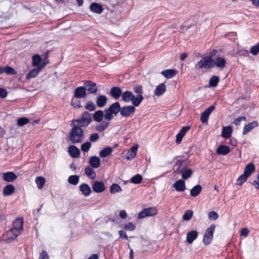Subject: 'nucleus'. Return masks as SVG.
I'll return each mask as SVG.
<instances>
[{
  "mask_svg": "<svg viewBox=\"0 0 259 259\" xmlns=\"http://www.w3.org/2000/svg\"><path fill=\"white\" fill-rule=\"evenodd\" d=\"M39 259H49V255L46 251L44 250L42 251L39 255Z\"/></svg>",
  "mask_w": 259,
  "mask_h": 259,
  "instance_id": "nucleus-64",
  "label": "nucleus"
},
{
  "mask_svg": "<svg viewBox=\"0 0 259 259\" xmlns=\"http://www.w3.org/2000/svg\"><path fill=\"white\" fill-rule=\"evenodd\" d=\"M89 163L92 168H98L100 166L101 160L98 157L92 156L90 158Z\"/></svg>",
  "mask_w": 259,
  "mask_h": 259,
  "instance_id": "nucleus-17",
  "label": "nucleus"
},
{
  "mask_svg": "<svg viewBox=\"0 0 259 259\" xmlns=\"http://www.w3.org/2000/svg\"><path fill=\"white\" fill-rule=\"evenodd\" d=\"M135 107L136 106L133 105L124 106L121 107V110L120 112L121 116L124 117H127L130 116L135 112Z\"/></svg>",
  "mask_w": 259,
  "mask_h": 259,
  "instance_id": "nucleus-7",
  "label": "nucleus"
},
{
  "mask_svg": "<svg viewBox=\"0 0 259 259\" xmlns=\"http://www.w3.org/2000/svg\"><path fill=\"white\" fill-rule=\"evenodd\" d=\"M87 95L86 88L83 87H77L74 91V97L77 99L85 98Z\"/></svg>",
  "mask_w": 259,
  "mask_h": 259,
  "instance_id": "nucleus-10",
  "label": "nucleus"
},
{
  "mask_svg": "<svg viewBox=\"0 0 259 259\" xmlns=\"http://www.w3.org/2000/svg\"><path fill=\"white\" fill-rule=\"evenodd\" d=\"M166 91V86L164 83H161L158 84L154 91L155 95L156 96H160L162 95Z\"/></svg>",
  "mask_w": 259,
  "mask_h": 259,
  "instance_id": "nucleus-29",
  "label": "nucleus"
},
{
  "mask_svg": "<svg viewBox=\"0 0 259 259\" xmlns=\"http://www.w3.org/2000/svg\"><path fill=\"white\" fill-rule=\"evenodd\" d=\"M142 176L140 174H137L131 179L130 182L135 184H139L142 182Z\"/></svg>",
  "mask_w": 259,
  "mask_h": 259,
  "instance_id": "nucleus-45",
  "label": "nucleus"
},
{
  "mask_svg": "<svg viewBox=\"0 0 259 259\" xmlns=\"http://www.w3.org/2000/svg\"><path fill=\"white\" fill-rule=\"evenodd\" d=\"M136 229V226L133 223H128L125 225L124 226V229L125 231H134Z\"/></svg>",
  "mask_w": 259,
  "mask_h": 259,
  "instance_id": "nucleus-55",
  "label": "nucleus"
},
{
  "mask_svg": "<svg viewBox=\"0 0 259 259\" xmlns=\"http://www.w3.org/2000/svg\"><path fill=\"white\" fill-rule=\"evenodd\" d=\"M71 105L75 108H80L81 107L80 101H74L73 98L72 99L71 101Z\"/></svg>",
  "mask_w": 259,
  "mask_h": 259,
  "instance_id": "nucleus-59",
  "label": "nucleus"
},
{
  "mask_svg": "<svg viewBox=\"0 0 259 259\" xmlns=\"http://www.w3.org/2000/svg\"><path fill=\"white\" fill-rule=\"evenodd\" d=\"M92 122V117L88 111H84L79 119H75L72 120V124L77 123L81 128L88 126Z\"/></svg>",
  "mask_w": 259,
  "mask_h": 259,
  "instance_id": "nucleus-2",
  "label": "nucleus"
},
{
  "mask_svg": "<svg viewBox=\"0 0 259 259\" xmlns=\"http://www.w3.org/2000/svg\"><path fill=\"white\" fill-rule=\"evenodd\" d=\"M8 95L7 91L4 88H0V97L2 98H5Z\"/></svg>",
  "mask_w": 259,
  "mask_h": 259,
  "instance_id": "nucleus-62",
  "label": "nucleus"
},
{
  "mask_svg": "<svg viewBox=\"0 0 259 259\" xmlns=\"http://www.w3.org/2000/svg\"><path fill=\"white\" fill-rule=\"evenodd\" d=\"M190 129V126H185L182 127L178 134L176 136V142L177 144H180L183 137L186 134V132Z\"/></svg>",
  "mask_w": 259,
  "mask_h": 259,
  "instance_id": "nucleus-15",
  "label": "nucleus"
},
{
  "mask_svg": "<svg viewBox=\"0 0 259 259\" xmlns=\"http://www.w3.org/2000/svg\"><path fill=\"white\" fill-rule=\"evenodd\" d=\"M118 234L120 238L124 239L126 240H128V236H127L126 233L123 230H119L118 231Z\"/></svg>",
  "mask_w": 259,
  "mask_h": 259,
  "instance_id": "nucleus-63",
  "label": "nucleus"
},
{
  "mask_svg": "<svg viewBox=\"0 0 259 259\" xmlns=\"http://www.w3.org/2000/svg\"><path fill=\"white\" fill-rule=\"evenodd\" d=\"M246 119L245 117L242 116L235 119L234 121V123L236 125H239L242 121H245Z\"/></svg>",
  "mask_w": 259,
  "mask_h": 259,
  "instance_id": "nucleus-61",
  "label": "nucleus"
},
{
  "mask_svg": "<svg viewBox=\"0 0 259 259\" xmlns=\"http://www.w3.org/2000/svg\"><path fill=\"white\" fill-rule=\"evenodd\" d=\"M213 66L215 65L218 67L223 68L225 66L226 60L223 57H218L215 61L213 59Z\"/></svg>",
  "mask_w": 259,
  "mask_h": 259,
  "instance_id": "nucleus-33",
  "label": "nucleus"
},
{
  "mask_svg": "<svg viewBox=\"0 0 259 259\" xmlns=\"http://www.w3.org/2000/svg\"><path fill=\"white\" fill-rule=\"evenodd\" d=\"M91 147V143L90 142H86L81 145V150L84 152H88Z\"/></svg>",
  "mask_w": 259,
  "mask_h": 259,
  "instance_id": "nucleus-53",
  "label": "nucleus"
},
{
  "mask_svg": "<svg viewBox=\"0 0 259 259\" xmlns=\"http://www.w3.org/2000/svg\"><path fill=\"white\" fill-rule=\"evenodd\" d=\"M20 234L17 231H14L13 229L8 230L6 233V238L5 241L7 243H10L14 241Z\"/></svg>",
  "mask_w": 259,
  "mask_h": 259,
  "instance_id": "nucleus-9",
  "label": "nucleus"
},
{
  "mask_svg": "<svg viewBox=\"0 0 259 259\" xmlns=\"http://www.w3.org/2000/svg\"><path fill=\"white\" fill-rule=\"evenodd\" d=\"M193 212L191 209L187 210L183 216V220L186 221H189L192 217Z\"/></svg>",
  "mask_w": 259,
  "mask_h": 259,
  "instance_id": "nucleus-48",
  "label": "nucleus"
},
{
  "mask_svg": "<svg viewBox=\"0 0 259 259\" xmlns=\"http://www.w3.org/2000/svg\"><path fill=\"white\" fill-rule=\"evenodd\" d=\"M23 223L22 218H17L13 222V227L12 229L14 231H18L21 234L23 230Z\"/></svg>",
  "mask_w": 259,
  "mask_h": 259,
  "instance_id": "nucleus-14",
  "label": "nucleus"
},
{
  "mask_svg": "<svg viewBox=\"0 0 259 259\" xmlns=\"http://www.w3.org/2000/svg\"><path fill=\"white\" fill-rule=\"evenodd\" d=\"M110 94L114 99L117 100L122 95V93L119 87H113L111 89Z\"/></svg>",
  "mask_w": 259,
  "mask_h": 259,
  "instance_id": "nucleus-22",
  "label": "nucleus"
},
{
  "mask_svg": "<svg viewBox=\"0 0 259 259\" xmlns=\"http://www.w3.org/2000/svg\"><path fill=\"white\" fill-rule=\"evenodd\" d=\"M255 170V166L253 163L247 164L244 170V174L249 177Z\"/></svg>",
  "mask_w": 259,
  "mask_h": 259,
  "instance_id": "nucleus-34",
  "label": "nucleus"
},
{
  "mask_svg": "<svg viewBox=\"0 0 259 259\" xmlns=\"http://www.w3.org/2000/svg\"><path fill=\"white\" fill-rule=\"evenodd\" d=\"M2 68L3 73H6L8 75H15L17 74V72L15 69L9 66L2 67Z\"/></svg>",
  "mask_w": 259,
  "mask_h": 259,
  "instance_id": "nucleus-42",
  "label": "nucleus"
},
{
  "mask_svg": "<svg viewBox=\"0 0 259 259\" xmlns=\"http://www.w3.org/2000/svg\"><path fill=\"white\" fill-rule=\"evenodd\" d=\"M230 152V148L228 146L220 145L216 150V152L219 155H226Z\"/></svg>",
  "mask_w": 259,
  "mask_h": 259,
  "instance_id": "nucleus-28",
  "label": "nucleus"
},
{
  "mask_svg": "<svg viewBox=\"0 0 259 259\" xmlns=\"http://www.w3.org/2000/svg\"><path fill=\"white\" fill-rule=\"evenodd\" d=\"M258 124L257 121H254L252 122L249 123L244 126L242 134L246 135L250 131H251L253 128L257 127Z\"/></svg>",
  "mask_w": 259,
  "mask_h": 259,
  "instance_id": "nucleus-27",
  "label": "nucleus"
},
{
  "mask_svg": "<svg viewBox=\"0 0 259 259\" xmlns=\"http://www.w3.org/2000/svg\"><path fill=\"white\" fill-rule=\"evenodd\" d=\"M208 218L210 220H216L219 218V215L216 212L211 211L208 213Z\"/></svg>",
  "mask_w": 259,
  "mask_h": 259,
  "instance_id": "nucleus-58",
  "label": "nucleus"
},
{
  "mask_svg": "<svg viewBox=\"0 0 259 259\" xmlns=\"http://www.w3.org/2000/svg\"><path fill=\"white\" fill-rule=\"evenodd\" d=\"M84 85L89 93L93 94L97 93L98 89L95 82L88 80L84 82Z\"/></svg>",
  "mask_w": 259,
  "mask_h": 259,
  "instance_id": "nucleus-12",
  "label": "nucleus"
},
{
  "mask_svg": "<svg viewBox=\"0 0 259 259\" xmlns=\"http://www.w3.org/2000/svg\"><path fill=\"white\" fill-rule=\"evenodd\" d=\"M79 190L85 196H89L91 193V188L85 183H83L79 186Z\"/></svg>",
  "mask_w": 259,
  "mask_h": 259,
  "instance_id": "nucleus-30",
  "label": "nucleus"
},
{
  "mask_svg": "<svg viewBox=\"0 0 259 259\" xmlns=\"http://www.w3.org/2000/svg\"><path fill=\"white\" fill-rule=\"evenodd\" d=\"M138 145H135L127 152L126 158L127 160L133 159L136 155Z\"/></svg>",
  "mask_w": 259,
  "mask_h": 259,
  "instance_id": "nucleus-31",
  "label": "nucleus"
},
{
  "mask_svg": "<svg viewBox=\"0 0 259 259\" xmlns=\"http://www.w3.org/2000/svg\"><path fill=\"white\" fill-rule=\"evenodd\" d=\"M209 115L205 111H203L201 115L200 120L202 123L206 122L208 121Z\"/></svg>",
  "mask_w": 259,
  "mask_h": 259,
  "instance_id": "nucleus-57",
  "label": "nucleus"
},
{
  "mask_svg": "<svg viewBox=\"0 0 259 259\" xmlns=\"http://www.w3.org/2000/svg\"><path fill=\"white\" fill-rule=\"evenodd\" d=\"M109 122L106 121H102L100 124L95 126L97 131L101 132L104 131L109 126Z\"/></svg>",
  "mask_w": 259,
  "mask_h": 259,
  "instance_id": "nucleus-41",
  "label": "nucleus"
},
{
  "mask_svg": "<svg viewBox=\"0 0 259 259\" xmlns=\"http://www.w3.org/2000/svg\"><path fill=\"white\" fill-rule=\"evenodd\" d=\"M35 182L37 184V188L39 189H41L45 184L46 180L42 177H38L35 179Z\"/></svg>",
  "mask_w": 259,
  "mask_h": 259,
  "instance_id": "nucleus-46",
  "label": "nucleus"
},
{
  "mask_svg": "<svg viewBox=\"0 0 259 259\" xmlns=\"http://www.w3.org/2000/svg\"><path fill=\"white\" fill-rule=\"evenodd\" d=\"M175 173L177 174H181L182 178L184 180H187L192 175L193 171L190 168L176 169Z\"/></svg>",
  "mask_w": 259,
  "mask_h": 259,
  "instance_id": "nucleus-11",
  "label": "nucleus"
},
{
  "mask_svg": "<svg viewBox=\"0 0 259 259\" xmlns=\"http://www.w3.org/2000/svg\"><path fill=\"white\" fill-rule=\"evenodd\" d=\"M157 213V210L155 207H148L144 209L138 214L139 219L155 215Z\"/></svg>",
  "mask_w": 259,
  "mask_h": 259,
  "instance_id": "nucleus-6",
  "label": "nucleus"
},
{
  "mask_svg": "<svg viewBox=\"0 0 259 259\" xmlns=\"http://www.w3.org/2000/svg\"><path fill=\"white\" fill-rule=\"evenodd\" d=\"M177 73V71L174 69H166L161 72V74L167 78H171L174 77Z\"/></svg>",
  "mask_w": 259,
  "mask_h": 259,
  "instance_id": "nucleus-36",
  "label": "nucleus"
},
{
  "mask_svg": "<svg viewBox=\"0 0 259 259\" xmlns=\"http://www.w3.org/2000/svg\"><path fill=\"white\" fill-rule=\"evenodd\" d=\"M122 191L121 187L118 184H113L111 185L110 189V192L111 194H115Z\"/></svg>",
  "mask_w": 259,
  "mask_h": 259,
  "instance_id": "nucleus-43",
  "label": "nucleus"
},
{
  "mask_svg": "<svg viewBox=\"0 0 259 259\" xmlns=\"http://www.w3.org/2000/svg\"><path fill=\"white\" fill-rule=\"evenodd\" d=\"M72 128L69 134V139L73 144L81 143L83 140V131L76 124H71Z\"/></svg>",
  "mask_w": 259,
  "mask_h": 259,
  "instance_id": "nucleus-1",
  "label": "nucleus"
},
{
  "mask_svg": "<svg viewBox=\"0 0 259 259\" xmlns=\"http://www.w3.org/2000/svg\"><path fill=\"white\" fill-rule=\"evenodd\" d=\"M232 134V128L231 126H228L223 128L222 136L223 137L228 139L229 138Z\"/></svg>",
  "mask_w": 259,
  "mask_h": 259,
  "instance_id": "nucleus-39",
  "label": "nucleus"
},
{
  "mask_svg": "<svg viewBox=\"0 0 259 259\" xmlns=\"http://www.w3.org/2000/svg\"><path fill=\"white\" fill-rule=\"evenodd\" d=\"M213 59L210 57H204L203 59L198 61L195 65V67L198 69L201 68L210 69L213 67Z\"/></svg>",
  "mask_w": 259,
  "mask_h": 259,
  "instance_id": "nucleus-3",
  "label": "nucleus"
},
{
  "mask_svg": "<svg viewBox=\"0 0 259 259\" xmlns=\"http://www.w3.org/2000/svg\"><path fill=\"white\" fill-rule=\"evenodd\" d=\"M112 148L110 147H106L99 152V155L101 157L104 158L110 155L112 152Z\"/></svg>",
  "mask_w": 259,
  "mask_h": 259,
  "instance_id": "nucleus-40",
  "label": "nucleus"
},
{
  "mask_svg": "<svg viewBox=\"0 0 259 259\" xmlns=\"http://www.w3.org/2000/svg\"><path fill=\"white\" fill-rule=\"evenodd\" d=\"M248 178V177L243 174L237 179L236 181V185L241 186L243 183L247 181Z\"/></svg>",
  "mask_w": 259,
  "mask_h": 259,
  "instance_id": "nucleus-50",
  "label": "nucleus"
},
{
  "mask_svg": "<svg viewBox=\"0 0 259 259\" xmlns=\"http://www.w3.org/2000/svg\"><path fill=\"white\" fill-rule=\"evenodd\" d=\"M94 120L98 122H102L104 117V112L102 110H99L94 112L93 115Z\"/></svg>",
  "mask_w": 259,
  "mask_h": 259,
  "instance_id": "nucleus-35",
  "label": "nucleus"
},
{
  "mask_svg": "<svg viewBox=\"0 0 259 259\" xmlns=\"http://www.w3.org/2000/svg\"><path fill=\"white\" fill-rule=\"evenodd\" d=\"M99 135L98 133H93L90 136L89 140L91 142H96L99 139Z\"/></svg>",
  "mask_w": 259,
  "mask_h": 259,
  "instance_id": "nucleus-56",
  "label": "nucleus"
},
{
  "mask_svg": "<svg viewBox=\"0 0 259 259\" xmlns=\"http://www.w3.org/2000/svg\"><path fill=\"white\" fill-rule=\"evenodd\" d=\"M29 119L26 117H21L17 119V124L19 126H22L29 122Z\"/></svg>",
  "mask_w": 259,
  "mask_h": 259,
  "instance_id": "nucleus-52",
  "label": "nucleus"
},
{
  "mask_svg": "<svg viewBox=\"0 0 259 259\" xmlns=\"http://www.w3.org/2000/svg\"><path fill=\"white\" fill-rule=\"evenodd\" d=\"M173 187L178 192H183L186 188L185 181L181 179L177 181L173 184Z\"/></svg>",
  "mask_w": 259,
  "mask_h": 259,
  "instance_id": "nucleus-18",
  "label": "nucleus"
},
{
  "mask_svg": "<svg viewBox=\"0 0 259 259\" xmlns=\"http://www.w3.org/2000/svg\"><path fill=\"white\" fill-rule=\"evenodd\" d=\"M92 189L95 192L99 193L104 192L106 187L102 181H95L92 183Z\"/></svg>",
  "mask_w": 259,
  "mask_h": 259,
  "instance_id": "nucleus-8",
  "label": "nucleus"
},
{
  "mask_svg": "<svg viewBox=\"0 0 259 259\" xmlns=\"http://www.w3.org/2000/svg\"><path fill=\"white\" fill-rule=\"evenodd\" d=\"M84 107L85 109L90 111H93L96 109V104H94L93 101H90L85 104Z\"/></svg>",
  "mask_w": 259,
  "mask_h": 259,
  "instance_id": "nucleus-49",
  "label": "nucleus"
},
{
  "mask_svg": "<svg viewBox=\"0 0 259 259\" xmlns=\"http://www.w3.org/2000/svg\"><path fill=\"white\" fill-rule=\"evenodd\" d=\"M197 237L198 232L196 231H190L188 232L187 234V242L189 244H191L197 238Z\"/></svg>",
  "mask_w": 259,
  "mask_h": 259,
  "instance_id": "nucleus-26",
  "label": "nucleus"
},
{
  "mask_svg": "<svg viewBox=\"0 0 259 259\" xmlns=\"http://www.w3.org/2000/svg\"><path fill=\"white\" fill-rule=\"evenodd\" d=\"M134 92L137 95L135 96L134 106H139L144 99L143 96V88L141 85L136 86L134 87Z\"/></svg>",
  "mask_w": 259,
  "mask_h": 259,
  "instance_id": "nucleus-5",
  "label": "nucleus"
},
{
  "mask_svg": "<svg viewBox=\"0 0 259 259\" xmlns=\"http://www.w3.org/2000/svg\"><path fill=\"white\" fill-rule=\"evenodd\" d=\"M3 178L6 182H12L17 178V176L14 172L8 171L3 174Z\"/></svg>",
  "mask_w": 259,
  "mask_h": 259,
  "instance_id": "nucleus-19",
  "label": "nucleus"
},
{
  "mask_svg": "<svg viewBox=\"0 0 259 259\" xmlns=\"http://www.w3.org/2000/svg\"><path fill=\"white\" fill-rule=\"evenodd\" d=\"M250 52L253 55H256L259 53V42L251 47Z\"/></svg>",
  "mask_w": 259,
  "mask_h": 259,
  "instance_id": "nucleus-54",
  "label": "nucleus"
},
{
  "mask_svg": "<svg viewBox=\"0 0 259 259\" xmlns=\"http://www.w3.org/2000/svg\"><path fill=\"white\" fill-rule=\"evenodd\" d=\"M68 152L70 155L73 158L78 157L80 154L79 149L74 145L69 146Z\"/></svg>",
  "mask_w": 259,
  "mask_h": 259,
  "instance_id": "nucleus-24",
  "label": "nucleus"
},
{
  "mask_svg": "<svg viewBox=\"0 0 259 259\" xmlns=\"http://www.w3.org/2000/svg\"><path fill=\"white\" fill-rule=\"evenodd\" d=\"M32 65L33 67H39L45 64V66L48 63L47 62H41V58L39 55H34L32 58Z\"/></svg>",
  "mask_w": 259,
  "mask_h": 259,
  "instance_id": "nucleus-16",
  "label": "nucleus"
},
{
  "mask_svg": "<svg viewBox=\"0 0 259 259\" xmlns=\"http://www.w3.org/2000/svg\"><path fill=\"white\" fill-rule=\"evenodd\" d=\"M107 102V98L106 96L100 95L96 98V105L99 108L104 107Z\"/></svg>",
  "mask_w": 259,
  "mask_h": 259,
  "instance_id": "nucleus-23",
  "label": "nucleus"
},
{
  "mask_svg": "<svg viewBox=\"0 0 259 259\" xmlns=\"http://www.w3.org/2000/svg\"><path fill=\"white\" fill-rule=\"evenodd\" d=\"M93 168L89 165L85 167V175L89 179L92 180L95 179L96 177V174Z\"/></svg>",
  "mask_w": 259,
  "mask_h": 259,
  "instance_id": "nucleus-32",
  "label": "nucleus"
},
{
  "mask_svg": "<svg viewBox=\"0 0 259 259\" xmlns=\"http://www.w3.org/2000/svg\"><path fill=\"white\" fill-rule=\"evenodd\" d=\"M107 109L114 115H116L119 112H120V105L118 102H116L112 104Z\"/></svg>",
  "mask_w": 259,
  "mask_h": 259,
  "instance_id": "nucleus-25",
  "label": "nucleus"
},
{
  "mask_svg": "<svg viewBox=\"0 0 259 259\" xmlns=\"http://www.w3.org/2000/svg\"><path fill=\"white\" fill-rule=\"evenodd\" d=\"M215 229V225L214 224H211L210 226L206 229L203 238V241L204 244L208 245L210 243L213 238Z\"/></svg>",
  "mask_w": 259,
  "mask_h": 259,
  "instance_id": "nucleus-4",
  "label": "nucleus"
},
{
  "mask_svg": "<svg viewBox=\"0 0 259 259\" xmlns=\"http://www.w3.org/2000/svg\"><path fill=\"white\" fill-rule=\"evenodd\" d=\"M105 114H104V118L105 120L109 121L111 120L113 118V114L110 112L108 109L104 110Z\"/></svg>",
  "mask_w": 259,
  "mask_h": 259,
  "instance_id": "nucleus-51",
  "label": "nucleus"
},
{
  "mask_svg": "<svg viewBox=\"0 0 259 259\" xmlns=\"http://www.w3.org/2000/svg\"><path fill=\"white\" fill-rule=\"evenodd\" d=\"M14 191V186L12 184H8L3 189V193L5 196H9L11 195Z\"/></svg>",
  "mask_w": 259,
  "mask_h": 259,
  "instance_id": "nucleus-37",
  "label": "nucleus"
},
{
  "mask_svg": "<svg viewBox=\"0 0 259 259\" xmlns=\"http://www.w3.org/2000/svg\"><path fill=\"white\" fill-rule=\"evenodd\" d=\"M44 67H45V64H44V65H42V66L39 67H35V68L30 70L26 75V78L29 79L31 78L35 77Z\"/></svg>",
  "mask_w": 259,
  "mask_h": 259,
  "instance_id": "nucleus-21",
  "label": "nucleus"
},
{
  "mask_svg": "<svg viewBox=\"0 0 259 259\" xmlns=\"http://www.w3.org/2000/svg\"><path fill=\"white\" fill-rule=\"evenodd\" d=\"M202 186L200 185H197L193 187L190 190V195L192 197L198 196L201 192Z\"/></svg>",
  "mask_w": 259,
  "mask_h": 259,
  "instance_id": "nucleus-38",
  "label": "nucleus"
},
{
  "mask_svg": "<svg viewBox=\"0 0 259 259\" xmlns=\"http://www.w3.org/2000/svg\"><path fill=\"white\" fill-rule=\"evenodd\" d=\"M219 77L217 76H212L209 81V84L211 87H215L219 81Z\"/></svg>",
  "mask_w": 259,
  "mask_h": 259,
  "instance_id": "nucleus-47",
  "label": "nucleus"
},
{
  "mask_svg": "<svg viewBox=\"0 0 259 259\" xmlns=\"http://www.w3.org/2000/svg\"><path fill=\"white\" fill-rule=\"evenodd\" d=\"M90 11L98 14H101L103 11L102 6L97 3H92L90 6Z\"/></svg>",
  "mask_w": 259,
  "mask_h": 259,
  "instance_id": "nucleus-20",
  "label": "nucleus"
},
{
  "mask_svg": "<svg viewBox=\"0 0 259 259\" xmlns=\"http://www.w3.org/2000/svg\"><path fill=\"white\" fill-rule=\"evenodd\" d=\"M183 161L181 160H177L176 162L174 165V172H175V170L176 169H180V167H181L182 164H183Z\"/></svg>",
  "mask_w": 259,
  "mask_h": 259,
  "instance_id": "nucleus-60",
  "label": "nucleus"
},
{
  "mask_svg": "<svg viewBox=\"0 0 259 259\" xmlns=\"http://www.w3.org/2000/svg\"><path fill=\"white\" fill-rule=\"evenodd\" d=\"M79 177L77 175H71L69 177L68 182L69 184L76 185L79 182Z\"/></svg>",
  "mask_w": 259,
  "mask_h": 259,
  "instance_id": "nucleus-44",
  "label": "nucleus"
},
{
  "mask_svg": "<svg viewBox=\"0 0 259 259\" xmlns=\"http://www.w3.org/2000/svg\"><path fill=\"white\" fill-rule=\"evenodd\" d=\"M122 100L123 102L125 103L132 102L133 105H134V102L135 99V96L133 94V93L131 91H126L123 93H122Z\"/></svg>",
  "mask_w": 259,
  "mask_h": 259,
  "instance_id": "nucleus-13",
  "label": "nucleus"
}]
</instances>
